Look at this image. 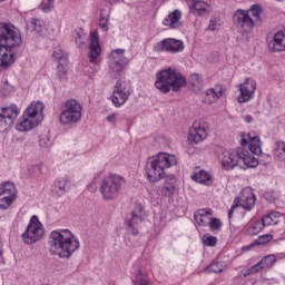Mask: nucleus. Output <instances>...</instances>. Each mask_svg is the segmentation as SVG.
I'll return each instance as SVG.
<instances>
[{
  "mask_svg": "<svg viewBox=\"0 0 285 285\" xmlns=\"http://www.w3.org/2000/svg\"><path fill=\"white\" fill-rule=\"evenodd\" d=\"M49 253L60 259H70L79 250V238L70 229L52 230L49 235Z\"/></svg>",
  "mask_w": 285,
  "mask_h": 285,
  "instance_id": "obj_1",
  "label": "nucleus"
},
{
  "mask_svg": "<svg viewBox=\"0 0 285 285\" xmlns=\"http://www.w3.org/2000/svg\"><path fill=\"white\" fill-rule=\"evenodd\" d=\"M173 166H177V156L168 153H159L146 163L145 173L148 181L153 184L160 181V179L166 177L167 168H173Z\"/></svg>",
  "mask_w": 285,
  "mask_h": 285,
  "instance_id": "obj_2",
  "label": "nucleus"
},
{
  "mask_svg": "<svg viewBox=\"0 0 285 285\" xmlns=\"http://www.w3.org/2000/svg\"><path fill=\"white\" fill-rule=\"evenodd\" d=\"M186 86V78L173 68L163 69L156 73L155 88L160 90L163 95L179 92Z\"/></svg>",
  "mask_w": 285,
  "mask_h": 285,
  "instance_id": "obj_3",
  "label": "nucleus"
},
{
  "mask_svg": "<svg viewBox=\"0 0 285 285\" xmlns=\"http://www.w3.org/2000/svg\"><path fill=\"white\" fill-rule=\"evenodd\" d=\"M43 102L32 101L24 110L22 119L16 126L19 132H28L32 128H37L43 121Z\"/></svg>",
  "mask_w": 285,
  "mask_h": 285,
  "instance_id": "obj_4",
  "label": "nucleus"
},
{
  "mask_svg": "<svg viewBox=\"0 0 285 285\" xmlns=\"http://www.w3.org/2000/svg\"><path fill=\"white\" fill-rule=\"evenodd\" d=\"M124 184H126V179L124 176H119L117 174H110L102 178L100 184V193L102 195V199H105V202H112L117 199L121 193Z\"/></svg>",
  "mask_w": 285,
  "mask_h": 285,
  "instance_id": "obj_5",
  "label": "nucleus"
},
{
  "mask_svg": "<svg viewBox=\"0 0 285 285\" xmlns=\"http://www.w3.org/2000/svg\"><path fill=\"white\" fill-rule=\"evenodd\" d=\"M21 46V32L12 23H0V48L12 50Z\"/></svg>",
  "mask_w": 285,
  "mask_h": 285,
  "instance_id": "obj_6",
  "label": "nucleus"
},
{
  "mask_svg": "<svg viewBox=\"0 0 285 285\" xmlns=\"http://www.w3.org/2000/svg\"><path fill=\"white\" fill-rule=\"evenodd\" d=\"M109 72L114 77H120L121 72L126 70V67L130 61L126 57L125 49H115L109 53L108 57Z\"/></svg>",
  "mask_w": 285,
  "mask_h": 285,
  "instance_id": "obj_7",
  "label": "nucleus"
},
{
  "mask_svg": "<svg viewBox=\"0 0 285 285\" xmlns=\"http://www.w3.org/2000/svg\"><path fill=\"white\" fill-rule=\"evenodd\" d=\"M210 127L208 122L204 119L195 120L191 127L188 130L187 141L191 146L197 144H202V141H206L208 139V132Z\"/></svg>",
  "mask_w": 285,
  "mask_h": 285,
  "instance_id": "obj_8",
  "label": "nucleus"
},
{
  "mask_svg": "<svg viewBox=\"0 0 285 285\" xmlns=\"http://www.w3.org/2000/svg\"><path fill=\"white\" fill-rule=\"evenodd\" d=\"M218 159L220 160L222 168L224 170H233L236 166H239L242 157V147L236 149H226L219 147L217 150Z\"/></svg>",
  "mask_w": 285,
  "mask_h": 285,
  "instance_id": "obj_9",
  "label": "nucleus"
},
{
  "mask_svg": "<svg viewBox=\"0 0 285 285\" xmlns=\"http://www.w3.org/2000/svg\"><path fill=\"white\" fill-rule=\"evenodd\" d=\"M45 233L43 224L40 223L39 217L32 216L27 229L22 234V239L24 244H37V242L43 237Z\"/></svg>",
  "mask_w": 285,
  "mask_h": 285,
  "instance_id": "obj_10",
  "label": "nucleus"
},
{
  "mask_svg": "<svg viewBox=\"0 0 285 285\" xmlns=\"http://www.w3.org/2000/svg\"><path fill=\"white\" fill-rule=\"evenodd\" d=\"M132 95V86L126 80H118L111 96V102L116 108H121Z\"/></svg>",
  "mask_w": 285,
  "mask_h": 285,
  "instance_id": "obj_11",
  "label": "nucleus"
},
{
  "mask_svg": "<svg viewBox=\"0 0 285 285\" xmlns=\"http://www.w3.org/2000/svg\"><path fill=\"white\" fill-rule=\"evenodd\" d=\"M255 206V194H253V190L245 188L240 191V196L237 197L229 212H228V218L233 219V213H235V208H244L245 210H253V207Z\"/></svg>",
  "mask_w": 285,
  "mask_h": 285,
  "instance_id": "obj_12",
  "label": "nucleus"
},
{
  "mask_svg": "<svg viewBox=\"0 0 285 285\" xmlns=\"http://www.w3.org/2000/svg\"><path fill=\"white\" fill-rule=\"evenodd\" d=\"M17 202V186L6 181L0 185V210H8Z\"/></svg>",
  "mask_w": 285,
  "mask_h": 285,
  "instance_id": "obj_13",
  "label": "nucleus"
},
{
  "mask_svg": "<svg viewBox=\"0 0 285 285\" xmlns=\"http://www.w3.org/2000/svg\"><path fill=\"white\" fill-rule=\"evenodd\" d=\"M233 21L238 30L244 35L250 33V31L255 28V21L252 19L248 11L238 9L234 16Z\"/></svg>",
  "mask_w": 285,
  "mask_h": 285,
  "instance_id": "obj_14",
  "label": "nucleus"
},
{
  "mask_svg": "<svg viewBox=\"0 0 285 285\" xmlns=\"http://www.w3.org/2000/svg\"><path fill=\"white\" fill-rule=\"evenodd\" d=\"M19 108L16 105L0 109V132H6L17 121Z\"/></svg>",
  "mask_w": 285,
  "mask_h": 285,
  "instance_id": "obj_15",
  "label": "nucleus"
},
{
  "mask_svg": "<svg viewBox=\"0 0 285 285\" xmlns=\"http://www.w3.org/2000/svg\"><path fill=\"white\" fill-rule=\"evenodd\" d=\"M155 52H170L171 55H177V52H183L184 41L174 38H167L158 42L154 47Z\"/></svg>",
  "mask_w": 285,
  "mask_h": 285,
  "instance_id": "obj_16",
  "label": "nucleus"
},
{
  "mask_svg": "<svg viewBox=\"0 0 285 285\" xmlns=\"http://www.w3.org/2000/svg\"><path fill=\"white\" fill-rule=\"evenodd\" d=\"M144 207L141 205H137L127 217L126 223L131 235H139V224L144 222Z\"/></svg>",
  "mask_w": 285,
  "mask_h": 285,
  "instance_id": "obj_17",
  "label": "nucleus"
},
{
  "mask_svg": "<svg viewBox=\"0 0 285 285\" xmlns=\"http://www.w3.org/2000/svg\"><path fill=\"white\" fill-rule=\"evenodd\" d=\"M255 90H257V82H255L253 78H246V80L239 85L238 104L250 101V99L255 97Z\"/></svg>",
  "mask_w": 285,
  "mask_h": 285,
  "instance_id": "obj_18",
  "label": "nucleus"
},
{
  "mask_svg": "<svg viewBox=\"0 0 285 285\" xmlns=\"http://www.w3.org/2000/svg\"><path fill=\"white\" fill-rule=\"evenodd\" d=\"M240 146H248L249 144V150L253 155H262V140L259 139V136L255 135V132H242L240 134Z\"/></svg>",
  "mask_w": 285,
  "mask_h": 285,
  "instance_id": "obj_19",
  "label": "nucleus"
},
{
  "mask_svg": "<svg viewBox=\"0 0 285 285\" xmlns=\"http://www.w3.org/2000/svg\"><path fill=\"white\" fill-rule=\"evenodd\" d=\"M101 56V45H99V33L97 30L92 31L90 35V43H89V62L97 63L99 61V57Z\"/></svg>",
  "mask_w": 285,
  "mask_h": 285,
  "instance_id": "obj_20",
  "label": "nucleus"
},
{
  "mask_svg": "<svg viewBox=\"0 0 285 285\" xmlns=\"http://www.w3.org/2000/svg\"><path fill=\"white\" fill-rule=\"evenodd\" d=\"M189 10L196 17H209L213 7L204 0H194V3L189 4Z\"/></svg>",
  "mask_w": 285,
  "mask_h": 285,
  "instance_id": "obj_21",
  "label": "nucleus"
},
{
  "mask_svg": "<svg viewBox=\"0 0 285 285\" xmlns=\"http://www.w3.org/2000/svg\"><path fill=\"white\" fill-rule=\"evenodd\" d=\"M224 92H226V89L222 85H216L214 88L207 89L204 97V104H215L218 99H222Z\"/></svg>",
  "mask_w": 285,
  "mask_h": 285,
  "instance_id": "obj_22",
  "label": "nucleus"
},
{
  "mask_svg": "<svg viewBox=\"0 0 285 285\" xmlns=\"http://www.w3.org/2000/svg\"><path fill=\"white\" fill-rule=\"evenodd\" d=\"M194 218L198 226H208L210 219H213V209H198L194 214Z\"/></svg>",
  "mask_w": 285,
  "mask_h": 285,
  "instance_id": "obj_23",
  "label": "nucleus"
},
{
  "mask_svg": "<svg viewBox=\"0 0 285 285\" xmlns=\"http://www.w3.org/2000/svg\"><path fill=\"white\" fill-rule=\"evenodd\" d=\"M193 181L203 184V186H213V176L208 171L200 169L191 176Z\"/></svg>",
  "mask_w": 285,
  "mask_h": 285,
  "instance_id": "obj_24",
  "label": "nucleus"
},
{
  "mask_svg": "<svg viewBox=\"0 0 285 285\" xmlns=\"http://www.w3.org/2000/svg\"><path fill=\"white\" fill-rule=\"evenodd\" d=\"M179 19H181V11L174 10L163 20V24L175 30V28H179Z\"/></svg>",
  "mask_w": 285,
  "mask_h": 285,
  "instance_id": "obj_25",
  "label": "nucleus"
},
{
  "mask_svg": "<svg viewBox=\"0 0 285 285\" xmlns=\"http://www.w3.org/2000/svg\"><path fill=\"white\" fill-rule=\"evenodd\" d=\"M77 121H81V116L73 114V111L65 109L60 115V124L63 126L77 124Z\"/></svg>",
  "mask_w": 285,
  "mask_h": 285,
  "instance_id": "obj_26",
  "label": "nucleus"
},
{
  "mask_svg": "<svg viewBox=\"0 0 285 285\" xmlns=\"http://www.w3.org/2000/svg\"><path fill=\"white\" fill-rule=\"evenodd\" d=\"M66 186H68V178L57 179L52 185L51 191L56 197H63V195L68 193Z\"/></svg>",
  "mask_w": 285,
  "mask_h": 285,
  "instance_id": "obj_27",
  "label": "nucleus"
},
{
  "mask_svg": "<svg viewBox=\"0 0 285 285\" xmlns=\"http://www.w3.org/2000/svg\"><path fill=\"white\" fill-rule=\"evenodd\" d=\"M240 161H243L247 168H257L259 165V160L244 149V147H242Z\"/></svg>",
  "mask_w": 285,
  "mask_h": 285,
  "instance_id": "obj_28",
  "label": "nucleus"
},
{
  "mask_svg": "<svg viewBox=\"0 0 285 285\" xmlns=\"http://www.w3.org/2000/svg\"><path fill=\"white\" fill-rule=\"evenodd\" d=\"M177 181V179L175 178L174 175H170L166 178V184H169L168 186H164L160 189L161 195H164V197H173L175 195V183Z\"/></svg>",
  "mask_w": 285,
  "mask_h": 285,
  "instance_id": "obj_29",
  "label": "nucleus"
},
{
  "mask_svg": "<svg viewBox=\"0 0 285 285\" xmlns=\"http://www.w3.org/2000/svg\"><path fill=\"white\" fill-rule=\"evenodd\" d=\"M249 17H253V21L256 26H262V7L254 4L247 10Z\"/></svg>",
  "mask_w": 285,
  "mask_h": 285,
  "instance_id": "obj_30",
  "label": "nucleus"
},
{
  "mask_svg": "<svg viewBox=\"0 0 285 285\" xmlns=\"http://www.w3.org/2000/svg\"><path fill=\"white\" fill-rule=\"evenodd\" d=\"M66 110H69L70 112H73L75 115H78L81 117V104L77 101L76 99H70L65 104Z\"/></svg>",
  "mask_w": 285,
  "mask_h": 285,
  "instance_id": "obj_31",
  "label": "nucleus"
},
{
  "mask_svg": "<svg viewBox=\"0 0 285 285\" xmlns=\"http://www.w3.org/2000/svg\"><path fill=\"white\" fill-rule=\"evenodd\" d=\"M275 262H277V257L274 254H271V255L263 257L259 261V264H261L263 271H268L269 268H273V264H275Z\"/></svg>",
  "mask_w": 285,
  "mask_h": 285,
  "instance_id": "obj_32",
  "label": "nucleus"
},
{
  "mask_svg": "<svg viewBox=\"0 0 285 285\" xmlns=\"http://www.w3.org/2000/svg\"><path fill=\"white\" fill-rule=\"evenodd\" d=\"M277 213L267 214L262 218L263 226H277L279 224V218L277 217Z\"/></svg>",
  "mask_w": 285,
  "mask_h": 285,
  "instance_id": "obj_33",
  "label": "nucleus"
},
{
  "mask_svg": "<svg viewBox=\"0 0 285 285\" xmlns=\"http://www.w3.org/2000/svg\"><path fill=\"white\" fill-rule=\"evenodd\" d=\"M264 228V223L261 219H258L247 228V235H259V233L263 232Z\"/></svg>",
  "mask_w": 285,
  "mask_h": 285,
  "instance_id": "obj_34",
  "label": "nucleus"
},
{
  "mask_svg": "<svg viewBox=\"0 0 285 285\" xmlns=\"http://www.w3.org/2000/svg\"><path fill=\"white\" fill-rule=\"evenodd\" d=\"M28 28L33 30L35 32H43V21L37 18H31L28 23Z\"/></svg>",
  "mask_w": 285,
  "mask_h": 285,
  "instance_id": "obj_35",
  "label": "nucleus"
},
{
  "mask_svg": "<svg viewBox=\"0 0 285 285\" xmlns=\"http://www.w3.org/2000/svg\"><path fill=\"white\" fill-rule=\"evenodd\" d=\"M53 59H57V61L62 63H68V56L66 55V51L61 49V47H56L52 53Z\"/></svg>",
  "mask_w": 285,
  "mask_h": 285,
  "instance_id": "obj_36",
  "label": "nucleus"
},
{
  "mask_svg": "<svg viewBox=\"0 0 285 285\" xmlns=\"http://www.w3.org/2000/svg\"><path fill=\"white\" fill-rule=\"evenodd\" d=\"M203 244L204 246L214 248V246H217V237L210 234H205L203 235Z\"/></svg>",
  "mask_w": 285,
  "mask_h": 285,
  "instance_id": "obj_37",
  "label": "nucleus"
},
{
  "mask_svg": "<svg viewBox=\"0 0 285 285\" xmlns=\"http://www.w3.org/2000/svg\"><path fill=\"white\" fill-rule=\"evenodd\" d=\"M104 10L100 11L99 28L102 30V32H108L109 16L104 14Z\"/></svg>",
  "mask_w": 285,
  "mask_h": 285,
  "instance_id": "obj_38",
  "label": "nucleus"
},
{
  "mask_svg": "<svg viewBox=\"0 0 285 285\" xmlns=\"http://www.w3.org/2000/svg\"><path fill=\"white\" fill-rule=\"evenodd\" d=\"M207 226H209L212 233H219L222 230V220L218 218H212Z\"/></svg>",
  "mask_w": 285,
  "mask_h": 285,
  "instance_id": "obj_39",
  "label": "nucleus"
},
{
  "mask_svg": "<svg viewBox=\"0 0 285 285\" xmlns=\"http://www.w3.org/2000/svg\"><path fill=\"white\" fill-rule=\"evenodd\" d=\"M190 83L193 86V88H197V90H202V83H203V79L202 76H199L198 73H193L190 76Z\"/></svg>",
  "mask_w": 285,
  "mask_h": 285,
  "instance_id": "obj_40",
  "label": "nucleus"
},
{
  "mask_svg": "<svg viewBox=\"0 0 285 285\" xmlns=\"http://www.w3.org/2000/svg\"><path fill=\"white\" fill-rule=\"evenodd\" d=\"M276 153H279L278 159L285 161V141L279 140L276 142Z\"/></svg>",
  "mask_w": 285,
  "mask_h": 285,
  "instance_id": "obj_41",
  "label": "nucleus"
},
{
  "mask_svg": "<svg viewBox=\"0 0 285 285\" xmlns=\"http://www.w3.org/2000/svg\"><path fill=\"white\" fill-rule=\"evenodd\" d=\"M134 285H150V281L144 277V274L139 271L134 279Z\"/></svg>",
  "mask_w": 285,
  "mask_h": 285,
  "instance_id": "obj_42",
  "label": "nucleus"
},
{
  "mask_svg": "<svg viewBox=\"0 0 285 285\" xmlns=\"http://www.w3.org/2000/svg\"><path fill=\"white\" fill-rule=\"evenodd\" d=\"M57 68L58 77H66L68 75V66H66V62L60 61Z\"/></svg>",
  "mask_w": 285,
  "mask_h": 285,
  "instance_id": "obj_43",
  "label": "nucleus"
},
{
  "mask_svg": "<svg viewBox=\"0 0 285 285\" xmlns=\"http://www.w3.org/2000/svg\"><path fill=\"white\" fill-rule=\"evenodd\" d=\"M53 0H43L41 8L42 12H51L52 8H55Z\"/></svg>",
  "mask_w": 285,
  "mask_h": 285,
  "instance_id": "obj_44",
  "label": "nucleus"
},
{
  "mask_svg": "<svg viewBox=\"0 0 285 285\" xmlns=\"http://www.w3.org/2000/svg\"><path fill=\"white\" fill-rule=\"evenodd\" d=\"M271 239H273V235L266 234V235L259 236L256 239V244H258V245L268 244V242H271Z\"/></svg>",
  "mask_w": 285,
  "mask_h": 285,
  "instance_id": "obj_45",
  "label": "nucleus"
},
{
  "mask_svg": "<svg viewBox=\"0 0 285 285\" xmlns=\"http://www.w3.org/2000/svg\"><path fill=\"white\" fill-rule=\"evenodd\" d=\"M11 92H14V87L6 81L2 87V95H4V97H8V95H10Z\"/></svg>",
  "mask_w": 285,
  "mask_h": 285,
  "instance_id": "obj_46",
  "label": "nucleus"
},
{
  "mask_svg": "<svg viewBox=\"0 0 285 285\" xmlns=\"http://www.w3.org/2000/svg\"><path fill=\"white\" fill-rule=\"evenodd\" d=\"M259 271H264L262 264L258 262L247 269V275H255V273H259Z\"/></svg>",
  "mask_w": 285,
  "mask_h": 285,
  "instance_id": "obj_47",
  "label": "nucleus"
},
{
  "mask_svg": "<svg viewBox=\"0 0 285 285\" xmlns=\"http://www.w3.org/2000/svg\"><path fill=\"white\" fill-rule=\"evenodd\" d=\"M208 271L210 273H222L223 271V267H222V264L219 263H212L208 267Z\"/></svg>",
  "mask_w": 285,
  "mask_h": 285,
  "instance_id": "obj_48",
  "label": "nucleus"
},
{
  "mask_svg": "<svg viewBox=\"0 0 285 285\" xmlns=\"http://www.w3.org/2000/svg\"><path fill=\"white\" fill-rule=\"evenodd\" d=\"M207 30H209L210 32H214V30H217V19L216 18L210 19Z\"/></svg>",
  "mask_w": 285,
  "mask_h": 285,
  "instance_id": "obj_49",
  "label": "nucleus"
},
{
  "mask_svg": "<svg viewBox=\"0 0 285 285\" xmlns=\"http://www.w3.org/2000/svg\"><path fill=\"white\" fill-rule=\"evenodd\" d=\"M266 197H267V199H269V202H275V199H277V197H279V195H277V193L272 191V193H267Z\"/></svg>",
  "mask_w": 285,
  "mask_h": 285,
  "instance_id": "obj_50",
  "label": "nucleus"
},
{
  "mask_svg": "<svg viewBox=\"0 0 285 285\" xmlns=\"http://www.w3.org/2000/svg\"><path fill=\"white\" fill-rule=\"evenodd\" d=\"M115 119H117V115L111 114L110 116L107 117V121H109L110 124H112V121H115Z\"/></svg>",
  "mask_w": 285,
  "mask_h": 285,
  "instance_id": "obj_51",
  "label": "nucleus"
},
{
  "mask_svg": "<svg viewBox=\"0 0 285 285\" xmlns=\"http://www.w3.org/2000/svg\"><path fill=\"white\" fill-rule=\"evenodd\" d=\"M246 124H253V116H245Z\"/></svg>",
  "mask_w": 285,
  "mask_h": 285,
  "instance_id": "obj_52",
  "label": "nucleus"
},
{
  "mask_svg": "<svg viewBox=\"0 0 285 285\" xmlns=\"http://www.w3.org/2000/svg\"><path fill=\"white\" fill-rule=\"evenodd\" d=\"M1 255H3V242H1V238H0V257Z\"/></svg>",
  "mask_w": 285,
  "mask_h": 285,
  "instance_id": "obj_53",
  "label": "nucleus"
},
{
  "mask_svg": "<svg viewBox=\"0 0 285 285\" xmlns=\"http://www.w3.org/2000/svg\"><path fill=\"white\" fill-rule=\"evenodd\" d=\"M40 146L42 148H46L48 145H46V139H40Z\"/></svg>",
  "mask_w": 285,
  "mask_h": 285,
  "instance_id": "obj_54",
  "label": "nucleus"
},
{
  "mask_svg": "<svg viewBox=\"0 0 285 285\" xmlns=\"http://www.w3.org/2000/svg\"><path fill=\"white\" fill-rule=\"evenodd\" d=\"M82 43H86V41L83 40V38H82Z\"/></svg>",
  "mask_w": 285,
  "mask_h": 285,
  "instance_id": "obj_55",
  "label": "nucleus"
},
{
  "mask_svg": "<svg viewBox=\"0 0 285 285\" xmlns=\"http://www.w3.org/2000/svg\"><path fill=\"white\" fill-rule=\"evenodd\" d=\"M1 1H6V0H0V3H1Z\"/></svg>",
  "mask_w": 285,
  "mask_h": 285,
  "instance_id": "obj_56",
  "label": "nucleus"
}]
</instances>
